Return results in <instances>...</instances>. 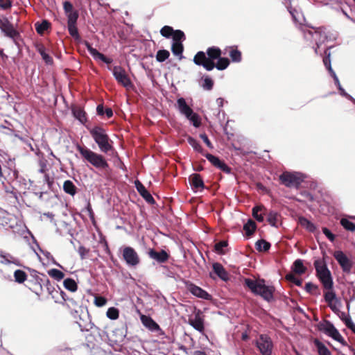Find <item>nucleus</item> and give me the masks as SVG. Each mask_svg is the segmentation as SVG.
Masks as SVG:
<instances>
[{"instance_id": "1", "label": "nucleus", "mask_w": 355, "mask_h": 355, "mask_svg": "<svg viewBox=\"0 0 355 355\" xmlns=\"http://www.w3.org/2000/svg\"><path fill=\"white\" fill-rule=\"evenodd\" d=\"M244 286L254 295L260 296L267 302L270 303L275 300L274 293L275 288L272 285H267L264 279H254L245 278L244 279Z\"/></svg>"}, {"instance_id": "2", "label": "nucleus", "mask_w": 355, "mask_h": 355, "mask_svg": "<svg viewBox=\"0 0 355 355\" xmlns=\"http://www.w3.org/2000/svg\"><path fill=\"white\" fill-rule=\"evenodd\" d=\"M313 30H308L306 28H302V32L304 38L309 42L310 44H315L313 49L315 54L322 55V51L320 50L322 45L329 40V36L322 27L317 29L311 27Z\"/></svg>"}, {"instance_id": "3", "label": "nucleus", "mask_w": 355, "mask_h": 355, "mask_svg": "<svg viewBox=\"0 0 355 355\" xmlns=\"http://www.w3.org/2000/svg\"><path fill=\"white\" fill-rule=\"evenodd\" d=\"M207 55L203 51H198L193 58V62L198 66L203 67L207 71H211L215 67L214 61L221 55L219 48L212 46L207 50Z\"/></svg>"}, {"instance_id": "4", "label": "nucleus", "mask_w": 355, "mask_h": 355, "mask_svg": "<svg viewBox=\"0 0 355 355\" xmlns=\"http://www.w3.org/2000/svg\"><path fill=\"white\" fill-rule=\"evenodd\" d=\"M76 148L83 158L96 168L101 171H107L109 169V164L103 155L80 145H78Z\"/></svg>"}, {"instance_id": "5", "label": "nucleus", "mask_w": 355, "mask_h": 355, "mask_svg": "<svg viewBox=\"0 0 355 355\" xmlns=\"http://www.w3.org/2000/svg\"><path fill=\"white\" fill-rule=\"evenodd\" d=\"M87 129L102 153H107L112 150V141L103 128L96 125L92 128H87Z\"/></svg>"}, {"instance_id": "6", "label": "nucleus", "mask_w": 355, "mask_h": 355, "mask_svg": "<svg viewBox=\"0 0 355 355\" xmlns=\"http://www.w3.org/2000/svg\"><path fill=\"white\" fill-rule=\"evenodd\" d=\"M313 265L316 271V277L322 284L323 288L324 289L333 288V277L326 261L318 259L314 261Z\"/></svg>"}, {"instance_id": "7", "label": "nucleus", "mask_w": 355, "mask_h": 355, "mask_svg": "<svg viewBox=\"0 0 355 355\" xmlns=\"http://www.w3.org/2000/svg\"><path fill=\"white\" fill-rule=\"evenodd\" d=\"M0 225H1L6 230L10 229L14 233H17L23 236L24 239H28V236H24V233L28 234L31 237L33 243L36 245L37 250L44 254V256H45L49 260L53 257L49 251L44 250L40 246L37 241L36 240L31 231L26 226V223H15L11 225H9V223H0Z\"/></svg>"}, {"instance_id": "8", "label": "nucleus", "mask_w": 355, "mask_h": 355, "mask_svg": "<svg viewBox=\"0 0 355 355\" xmlns=\"http://www.w3.org/2000/svg\"><path fill=\"white\" fill-rule=\"evenodd\" d=\"M252 216L258 222H263L264 216H266V222H279L282 220L277 211L269 210L261 205L252 208Z\"/></svg>"}, {"instance_id": "9", "label": "nucleus", "mask_w": 355, "mask_h": 355, "mask_svg": "<svg viewBox=\"0 0 355 355\" xmlns=\"http://www.w3.org/2000/svg\"><path fill=\"white\" fill-rule=\"evenodd\" d=\"M177 107L180 113L189 120L194 127L198 128L200 126V120L198 114L194 112L187 105L186 100L183 97L178 98Z\"/></svg>"}, {"instance_id": "10", "label": "nucleus", "mask_w": 355, "mask_h": 355, "mask_svg": "<svg viewBox=\"0 0 355 355\" xmlns=\"http://www.w3.org/2000/svg\"><path fill=\"white\" fill-rule=\"evenodd\" d=\"M304 175L298 172H284L279 176L280 182L287 187H298L304 181Z\"/></svg>"}, {"instance_id": "11", "label": "nucleus", "mask_w": 355, "mask_h": 355, "mask_svg": "<svg viewBox=\"0 0 355 355\" xmlns=\"http://www.w3.org/2000/svg\"><path fill=\"white\" fill-rule=\"evenodd\" d=\"M256 347L262 355H272L273 343L266 334H260L259 340L256 342Z\"/></svg>"}, {"instance_id": "12", "label": "nucleus", "mask_w": 355, "mask_h": 355, "mask_svg": "<svg viewBox=\"0 0 355 355\" xmlns=\"http://www.w3.org/2000/svg\"><path fill=\"white\" fill-rule=\"evenodd\" d=\"M184 284L188 291L196 297L205 300H212V295L211 294L201 287L196 285L194 283L189 280H184Z\"/></svg>"}, {"instance_id": "13", "label": "nucleus", "mask_w": 355, "mask_h": 355, "mask_svg": "<svg viewBox=\"0 0 355 355\" xmlns=\"http://www.w3.org/2000/svg\"><path fill=\"white\" fill-rule=\"evenodd\" d=\"M188 324L196 331L203 333L205 331V320L200 309H195L194 315L189 317Z\"/></svg>"}, {"instance_id": "14", "label": "nucleus", "mask_w": 355, "mask_h": 355, "mask_svg": "<svg viewBox=\"0 0 355 355\" xmlns=\"http://www.w3.org/2000/svg\"><path fill=\"white\" fill-rule=\"evenodd\" d=\"M24 268L30 272V279H27L28 284L35 286V291H33L35 292V294L40 295L42 292V276L41 275L40 277L39 275L40 272L35 269L28 267Z\"/></svg>"}, {"instance_id": "15", "label": "nucleus", "mask_w": 355, "mask_h": 355, "mask_svg": "<svg viewBox=\"0 0 355 355\" xmlns=\"http://www.w3.org/2000/svg\"><path fill=\"white\" fill-rule=\"evenodd\" d=\"M317 202L323 214L327 215L334 213V200L329 194H321L320 199L318 200Z\"/></svg>"}, {"instance_id": "16", "label": "nucleus", "mask_w": 355, "mask_h": 355, "mask_svg": "<svg viewBox=\"0 0 355 355\" xmlns=\"http://www.w3.org/2000/svg\"><path fill=\"white\" fill-rule=\"evenodd\" d=\"M334 257L340 265L343 272L350 273L353 263L348 257L342 250L336 251L334 254Z\"/></svg>"}, {"instance_id": "17", "label": "nucleus", "mask_w": 355, "mask_h": 355, "mask_svg": "<svg viewBox=\"0 0 355 355\" xmlns=\"http://www.w3.org/2000/svg\"><path fill=\"white\" fill-rule=\"evenodd\" d=\"M123 258L129 266H136L139 263V257L135 250L130 246H125L123 249Z\"/></svg>"}, {"instance_id": "18", "label": "nucleus", "mask_w": 355, "mask_h": 355, "mask_svg": "<svg viewBox=\"0 0 355 355\" xmlns=\"http://www.w3.org/2000/svg\"><path fill=\"white\" fill-rule=\"evenodd\" d=\"M112 74L116 81L124 87L128 88L132 86L130 79L121 67L114 66L112 69Z\"/></svg>"}, {"instance_id": "19", "label": "nucleus", "mask_w": 355, "mask_h": 355, "mask_svg": "<svg viewBox=\"0 0 355 355\" xmlns=\"http://www.w3.org/2000/svg\"><path fill=\"white\" fill-rule=\"evenodd\" d=\"M140 319L142 324L151 332L157 333L158 336L165 335L159 325L150 315H141Z\"/></svg>"}, {"instance_id": "20", "label": "nucleus", "mask_w": 355, "mask_h": 355, "mask_svg": "<svg viewBox=\"0 0 355 355\" xmlns=\"http://www.w3.org/2000/svg\"><path fill=\"white\" fill-rule=\"evenodd\" d=\"M0 29L4 33L5 35L8 37L16 38L18 35L19 32L14 28L13 24L6 17L0 19Z\"/></svg>"}, {"instance_id": "21", "label": "nucleus", "mask_w": 355, "mask_h": 355, "mask_svg": "<svg viewBox=\"0 0 355 355\" xmlns=\"http://www.w3.org/2000/svg\"><path fill=\"white\" fill-rule=\"evenodd\" d=\"M330 48H331V46L327 47L323 51V54H324L323 63H324V65L326 67V69L329 72L331 76L334 78L335 85L338 87V86H339V85H340V83L338 76H336L335 71L333 70V69L331 67V59H330L331 53L329 51Z\"/></svg>"}, {"instance_id": "22", "label": "nucleus", "mask_w": 355, "mask_h": 355, "mask_svg": "<svg viewBox=\"0 0 355 355\" xmlns=\"http://www.w3.org/2000/svg\"><path fill=\"white\" fill-rule=\"evenodd\" d=\"M318 330L324 333L327 336L333 338L338 330L335 327L334 324L328 320L320 322L317 325Z\"/></svg>"}, {"instance_id": "23", "label": "nucleus", "mask_w": 355, "mask_h": 355, "mask_svg": "<svg viewBox=\"0 0 355 355\" xmlns=\"http://www.w3.org/2000/svg\"><path fill=\"white\" fill-rule=\"evenodd\" d=\"M148 254L150 259L159 263L166 262L170 257V254L166 250H161L158 251L154 248H150L148 251Z\"/></svg>"}, {"instance_id": "24", "label": "nucleus", "mask_w": 355, "mask_h": 355, "mask_svg": "<svg viewBox=\"0 0 355 355\" xmlns=\"http://www.w3.org/2000/svg\"><path fill=\"white\" fill-rule=\"evenodd\" d=\"M83 44L95 60H100L106 64H111L112 62V59L106 57L103 53L98 51L96 49L93 48L92 44L87 41H84Z\"/></svg>"}, {"instance_id": "25", "label": "nucleus", "mask_w": 355, "mask_h": 355, "mask_svg": "<svg viewBox=\"0 0 355 355\" xmlns=\"http://www.w3.org/2000/svg\"><path fill=\"white\" fill-rule=\"evenodd\" d=\"M0 263L4 265L14 264L17 266L21 267L22 263L19 259L13 257L11 254L1 250Z\"/></svg>"}, {"instance_id": "26", "label": "nucleus", "mask_w": 355, "mask_h": 355, "mask_svg": "<svg viewBox=\"0 0 355 355\" xmlns=\"http://www.w3.org/2000/svg\"><path fill=\"white\" fill-rule=\"evenodd\" d=\"M212 270L213 272L220 278L221 280L224 282H227L230 279V275L223 266L218 263L214 262L212 264Z\"/></svg>"}, {"instance_id": "27", "label": "nucleus", "mask_w": 355, "mask_h": 355, "mask_svg": "<svg viewBox=\"0 0 355 355\" xmlns=\"http://www.w3.org/2000/svg\"><path fill=\"white\" fill-rule=\"evenodd\" d=\"M135 187L139 193L145 199V200L149 203H154L155 200L151 194L148 191L144 184L139 180H136Z\"/></svg>"}, {"instance_id": "28", "label": "nucleus", "mask_w": 355, "mask_h": 355, "mask_svg": "<svg viewBox=\"0 0 355 355\" xmlns=\"http://www.w3.org/2000/svg\"><path fill=\"white\" fill-rule=\"evenodd\" d=\"M128 327L125 323H121V327L112 330L114 336L116 337V341L123 342L127 336Z\"/></svg>"}, {"instance_id": "29", "label": "nucleus", "mask_w": 355, "mask_h": 355, "mask_svg": "<svg viewBox=\"0 0 355 355\" xmlns=\"http://www.w3.org/2000/svg\"><path fill=\"white\" fill-rule=\"evenodd\" d=\"M87 316L89 319L88 322L85 321L83 319L81 318V317H80V321L76 322V323L78 324V327H80L81 331H91L92 333H93V331L94 330V328L96 326L91 321V320L89 318V314L87 311Z\"/></svg>"}, {"instance_id": "30", "label": "nucleus", "mask_w": 355, "mask_h": 355, "mask_svg": "<svg viewBox=\"0 0 355 355\" xmlns=\"http://www.w3.org/2000/svg\"><path fill=\"white\" fill-rule=\"evenodd\" d=\"M291 270L297 275L304 274L307 270V268L304 265V260L301 259L295 260L291 266Z\"/></svg>"}, {"instance_id": "31", "label": "nucleus", "mask_w": 355, "mask_h": 355, "mask_svg": "<svg viewBox=\"0 0 355 355\" xmlns=\"http://www.w3.org/2000/svg\"><path fill=\"white\" fill-rule=\"evenodd\" d=\"M189 181L193 189H203L205 184L200 174L193 173L189 178Z\"/></svg>"}, {"instance_id": "32", "label": "nucleus", "mask_w": 355, "mask_h": 355, "mask_svg": "<svg viewBox=\"0 0 355 355\" xmlns=\"http://www.w3.org/2000/svg\"><path fill=\"white\" fill-rule=\"evenodd\" d=\"M271 248V243L265 239H259L255 243V248L259 252H267Z\"/></svg>"}, {"instance_id": "33", "label": "nucleus", "mask_w": 355, "mask_h": 355, "mask_svg": "<svg viewBox=\"0 0 355 355\" xmlns=\"http://www.w3.org/2000/svg\"><path fill=\"white\" fill-rule=\"evenodd\" d=\"M228 246V241L223 240L214 244V251L218 254L223 255L227 253V248Z\"/></svg>"}, {"instance_id": "34", "label": "nucleus", "mask_w": 355, "mask_h": 355, "mask_svg": "<svg viewBox=\"0 0 355 355\" xmlns=\"http://www.w3.org/2000/svg\"><path fill=\"white\" fill-rule=\"evenodd\" d=\"M73 116L78 120L82 124H85L87 121L86 112L80 107H73L72 109Z\"/></svg>"}, {"instance_id": "35", "label": "nucleus", "mask_w": 355, "mask_h": 355, "mask_svg": "<svg viewBox=\"0 0 355 355\" xmlns=\"http://www.w3.org/2000/svg\"><path fill=\"white\" fill-rule=\"evenodd\" d=\"M314 345L317 349L318 355H332L327 347L320 340L315 339Z\"/></svg>"}, {"instance_id": "36", "label": "nucleus", "mask_w": 355, "mask_h": 355, "mask_svg": "<svg viewBox=\"0 0 355 355\" xmlns=\"http://www.w3.org/2000/svg\"><path fill=\"white\" fill-rule=\"evenodd\" d=\"M63 286L65 289L73 293L76 292L78 288L77 282L71 277H67L64 279Z\"/></svg>"}, {"instance_id": "37", "label": "nucleus", "mask_w": 355, "mask_h": 355, "mask_svg": "<svg viewBox=\"0 0 355 355\" xmlns=\"http://www.w3.org/2000/svg\"><path fill=\"white\" fill-rule=\"evenodd\" d=\"M244 236L250 238L257 230V223H243Z\"/></svg>"}, {"instance_id": "38", "label": "nucleus", "mask_w": 355, "mask_h": 355, "mask_svg": "<svg viewBox=\"0 0 355 355\" xmlns=\"http://www.w3.org/2000/svg\"><path fill=\"white\" fill-rule=\"evenodd\" d=\"M63 190L66 193L73 196L77 192V188L72 181L68 180L64 182Z\"/></svg>"}, {"instance_id": "39", "label": "nucleus", "mask_w": 355, "mask_h": 355, "mask_svg": "<svg viewBox=\"0 0 355 355\" xmlns=\"http://www.w3.org/2000/svg\"><path fill=\"white\" fill-rule=\"evenodd\" d=\"M328 291L324 293V300L327 304L332 303L334 301L336 302H339L338 299L337 298L336 292L333 288H329L327 289Z\"/></svg>"}, {"instance_id": "40", "label": "nucleus", "mask_w": 355, "mask_h": 355, "mask_svg": "<svg viewBox=\"0 0 355 355\" xmlns=\"http://www.w3.org/2000/svg\"><path fill=\"white\" fill-rule=\"evenodd\" d=\"M48 275L57 282L61 281L64 277V273L59 269L52 268L47 271Z\"/></svg>"}, {"instance_id": "41", "label": "nucleus", "mask_w": 355, "mask_h": 355, "mask_svg": "<svg viewBox=\"0 0 355 355\" xmlns=\"http://www.w3.org/2000/svg\"><path fill=\"white\" fill-rule=\"evenodd\" d=\"M184 50L183 44L181 42H173L171 46L172 53L176 55L180 56V59L183 58L182 52Z\"/></svg>"}, {"instance_id": "42", "label": "nucleus", "mask_w": 355, "mask_h": 355, "mask_svg": "<svg viewBox=\"0 0 355 355\" xmlns=\"http://www.w3.org/2000/svg\"><path fill=\"white\" fill-rule=\"evenodd\" d=\"M27 274L21 269H17L14 272L15 281L19 284L24 283L27 280Z\"/></svg>"}, {"instance_id": "43", "label": "nucleus", "mask_w": 355, "mask_h": 355, "mask_svg": "<svg viewBox=\"0 0 355 355\" xmlns=\"http://www.w3.org/2000/svg\"><path fill=\"white\" fill-rule=\"evenodd\" d=\"M42 276V287L44 286L46 288V291L49 294L51 293L52 292H55L56 288L51 284L49 279L45 274H40Z\"/></svg>"}, {"instance_id": "44", "label": "nucleus", "mask_w": 355, "mask_h": 355, "mask_svg": "<svg viewBox=\"0 0 355 355\" xmlns=\"http://www.w3.org/2000/svg\"><path fill=\"white\" fill-rule=\"evenodd\" d=\"M230 64V60L227 58H222L221 55L217 59V63L215 64V67L218 70H224Z\"/></svg>"}, {"instance_id": "45", "label": "nucleus", "mask_w": 355, "mask_h": 355, "mask_svg": "<svg viewBox=\"0 0 355 355\" xmlns=\"http://www.w3.org/2000/svg\"><path fill=\"white\" fill-rule=\"evenodd\" d=\"M35 26L37 33L42 35L49 28L50 23L47 20L44 19L41 23H35Z\"/></svg>"}, {"instance_id": "46", "label": "nucleus", "mask_w": 355, "mask_h": 355, "mask_svg": "<svg viewBox=\"0 0 355 355\" xmlns=\"http://www.w3.org/2000/svg\"><path fill=\"white\" fill-rule=\"evenodd\" d=\"M67 28L70 35L75 40H79L80 39L78 28L76 27V24H67Z\"/></svg>"}, {"instance_id": "47", "label": "nucleus", "mask_w": 355, "mask_h": 355, "mask_svg": "<svg viewBox=\"0 0 355 355\" xmlns=\"http://www.w3.org/2000/svg\"><path fill=\"white\" fill-rule=\"evenodd\" d=\"M169 55H170V53L168 51L164 50V49L159 50L156 54V60L159 62H163L166 59H168Z\"/></svg>"}, {"instance_id": "48", "label": "nucleus", "mask_w": 355, "mask_h": 355, "mask_svg": "<svg viewBox=\"0 0 355 355\" xmlns=\"http://www.w3.org/2000/svg\"><path fill=\"white\" fill-rule=\"evenodd\" d=\"M106 315L110 320H116L119 318V310L114 306H111L107 309Z\"/></svg>"}, {"instance_id": "49", "label": "nucleus", "mask_w": 355, "mask_h": 355, "mask_svg": "<svg viewBox=\"0 0 355 355\" xmlns=\"http://www.w3.org/2000/svg\"><path fill=\"white\" fill-rule=\"evenodd\" d=\"M173 42H182L185 40V35L180 30H175L172 35Z\"/></svg>"}, {"instance_id": "50", "label": "nucleus", "mask_w": 355, "mask_h": 355, "mask_svg": "<svg viewBox=\"0 0 355 355\" xmlns=\"http://www.w3.org/2000/svg\"><path fill=\"white\" fill-rule=\"evenodd\" d=\"M13 175L15 177V180H13L12 182L14 185H17V184H19V186L20 187H22L23 189H25L26 186V180L22 177H19L18 173L16 171L13 172Z\"/></svg>"}, {"instance_id": "51", "label": "nucleus", "mask_w": 355, "mask_h": 355, "mask_svg": "<svg viewBox=\"0 0 355 355\" xmlns=\"http://www.w3.org/2000/svg\"><path fill=\"white\" fill-rule=\"evenodd\" d=\"M341 320L349 329L355 333V324L349 315L345 316V318H341Z\"/></svg>"}, {"instance_id": "52", "label": "nucleus", "mask_w": 355, "mask_h": 355, "mask_svg": "<svg viewBox=\"0 0 355 355\" xmlns=\"http://www.w3.org/2000/svg\"><path fill=\"white\" fill-rule=\"evenodd\" d=\"M78 16L77 10L67 14V24H76Z\"/></svg>"}, {"instance_id": "53", "label": "nucleus", "mask_w": 355, "mask_h": 355, "mask_svg": "<svg viewBox=\"0 0 355 355\" xmlns=\"http://www.w3.org/2000/svg\"><path fill=\"white\" fill-rule=\"evenodd\" d=\"M173 33V28L169 26H164L160 30V34L166 38H169L171 37Z\"/></svg>"}, {"instance_id": "54", "label": "nucleus", "mask_w": 355, "mask_h": 355, "mask_svg": "<svg viewBox=\"0 0 355 355\" xmlns=\"http://www.w3.org/2000/svg\"><path fill=\"white\" fill-rule=\"evenodd\" d=\"M205 157L207 159L209 162L211 163L213 166L215 167H218L220 164V163L222 162L218 157L214 156L210 153H206L205 155Z\"/></svg>"}, {"instance_id": "55", "label": "nucleus", "mask_w": 355, "mask_h": 355, "mask_svg": "<svg viewBox=\"0 0 355 355\" xmlns=\"http://www.w3.org/2000/svg\"><path fill=\"white\" fill-rule=\"evenodd\" d=\"M188 142L196 151L202 153L203 148L196 139L190 137L188 139Z\"/></svg>"}, {"instance_id": "56", "label": "nucleus", "mask_w": 355, "mask_h": 355, "mask_svg": "<svg viewBox=\"0 0 355 355\" xmlns=\"http://www.w3.org/2000/svg\"><path fill=\"white\" fill-rule=\"evenodd\" d=\"M213 86H214V81L212 80V79L209 76L205 77L203 79V83L202 85V87L205 90L210 91L212 89Z\"/></svg>"}, {"instance_id": "57", "label": "nucleus", "mask_w": 355, "mask_h": 355, "mask_svg": "<svg viewBox=\"0 0 355 355\" xmlns=\"http://www.w3.org/2000/svg\"><path fill=\"white\" fill-rule=\"evenodd\" d=\"M230 56L234 62H239L241 60V53L237 49H233L230 52Z\"/></svg>"}, {"instance_id": "58", "label": "nucleus", "mask_w": 355, "mask_h": 355, "mask_svg": "<svg viewBox=\"0 0 355 355\" xmlns=\"http://www.w3.org/2000/svg\"><path fill=\"white\" fill-rule=\"evenodd\" d=\"M286 279L290 281L291 282L293 283L297 286H302V279L300 278H298L295 277V275L292 274H288L286 275Z\"/></svg>"}, {"instance_id": "59", "label": "nucleus", "mask_w": 355, "mask_h": 355, "mask_svg": "<svg viewBox=\"0 0 355 355\" xmlns=\"http://www.w3.org/2000/svg\"><path fill=\"white\" fill-rule=\"evenodd\" d=\"M164 269L166 270V272L163 273L168 277L173 278L175 280L178 281V279H180V276L176 274L174 271L168 269V268L166 266H162Z\"/></svg>"}, {"instance_id": "60", "label": "nucleus", "mask_w": 355, "mask_h": 355, "mask_svg": "<svg viewBox=\"0 0 355 355\" xmlns=\"http://www.w3.org/2000/svg\"><path fill=\"white\" fill-rule=\"evenodd\" d=\"M107 302V299L101 295L95 296L94 303L98 307L105 306Z\"/></svg>"}, {"instance_id": "61", "label": "nucleus", "mask_w": 355, "mask_h": 355, "mask_svg": "<svg viewBox=\"0 0 355 355\" xmlns=\"http://www.w3.org/2000/svg\"><path fill=\"white\" fill-rule=\"evenodd\" d=\"M57 288L58 289L55 291V294H59L60 297L63 302L70 301L74 302L73 300L68 297L66 293L62 291L58 285H57Z\"/></svg>"}, {"instance_id": "62", "label": "nucleus", "mask_w": 355, "mask_h": 355, "mask_svg": "<svg viewBox=\"0 0 355 355\" xmlns=\"http://www.w3.org/2000/svg\"><path fill=\"white\" fill-rule=\"evenodd\" d=\"M322 233L328 239V240L333 243L336 239V235L327 227H322Z\"/></svg>"}, {"instance_id": "63", "label": "nucleus", "mask_w": 355, "mask_h": 355, "mask_svg": "<svg viewBox=\"0 0 355 355\" xmlns=\"http://www.w3.org/2000/svg\"><path fill=\"white\" fill-rule=\"evenodd\" d=\"M93 334H96L100 337V338L103 340L108 338V334L106 331L104 329H101L98 327H95L94 330L93 331Z\"/></svg>"}, {"instance_id": "64", "label": "nucleus", "mask_w": 355, "mask_h": 355, "mask_svg": "<svg viewBox=\"0 0 355 355\" xmlns=\"http://www.w3.org/2000/svg\"><path fill=\"white\" fill-rule=\"evenodd\" d=\"M318 286L316 284H314L313 283H312L311 282H306L305 284L304 290L308 293H312L313 290H318Z\"/></svg>"}]
</instances>
